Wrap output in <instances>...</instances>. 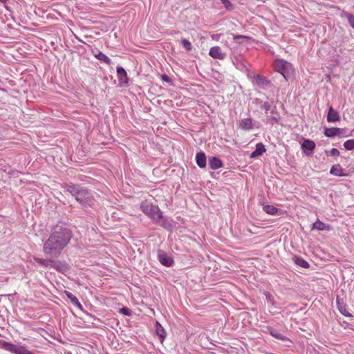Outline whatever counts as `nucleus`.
Instances as JSON below:
<instances>
[{
  "instance_id": "20",
  "label": "nucleus",
  "mask_w": 354,
  "mask_h": 354,
  "mask_svg": "<svg viewBox=\"0 0 354 354\" xmlns=\"http://www.w3.org/2000/svg\"><path fill=\"white\" fill-rule=\"evenodd\" d=\"M65 294L74 306L82 309V305L80 303L78 299L75 295L68 291H65Z\"/></svg>"
},
{
  "instance_id": "6",
  "label": "nucleus",
  "mask_w": 354,
  "mask_h": 354,
  "mask_svg": "<svg viewBox=\"0 0 354 354\" xmlns=\"http://www.w3.org/2000/svg\"><path fill=\"white\" fill-rule=\"evenodd\" d=\"M117 74L120 85H127L128 84V77L126 71L122 66L117 67Z\"/></svg>"
},
{
  "instance_id": "23",
  "label": "nucleus",
  "mask_w": 354,
  "mask_h": 354,
  "mask_svg": "<svg viewBox=\"0 0 354 354\" xmlns=\"http://www.w3.org/2000/svg\"><path fill=\"white\" fill-rule=\"evenodd\" d=\"M337 306L339 312L346 317H351V315L346 310L345 306L340 303L339 299H337Z\"/></svg>"
},
{
  "instance_id": "16",
  "label": "nucleus",
  "mask_w": 354,
  "mask_h": 354,
  "mask_svg": "<svg viewBox=\"0 0 354 354\" xmlns=\"http://www.w3.org/2000/svg\"><path fill=\"white\" fill-rule=\"evenodd\" d=\"M209 165L212 169H216L222 167V162L216 157H212L209 159Z\"/></svg>"
},
{
  "instance_id": "1",
  "label": "nucleus",
  "mask_w": 354,
  "mask_h": 354,
  "mask_svg": "<svg viewBox=\"0 0 354 354\" xmlns=\"http://www.w3.org/2000/svg\"><path fill=\"white\" fill-rule=\"evenodd\" d=\"M71 239L70 230L66 227H56L44 243V253L50 258L58 257Z\"/></svg>"
},
{
  "instance_id": "34",
  "label": "nucleus",
  "mask_w": 354,
  "mask_h": 354,
  "mask_svg": "<svg viewBox=\"0 0 354 354\" xmlns=\"http://www.w3.org/2000/svg\"><path fill=\"white\" fill-rule=\"evenodd\" d=\"M270 333L273 337H274L279 339H284L283 336L277 331H271Z\"/></svg>"
},
{
  "instance_id": "9",
  "label": "nucleus",
  "mask_w": 354,
  "mask_h": 354,
  "mask_svg": "<svg viewBox=\"0 0 354 354\" xmlns=\"http://www.w3.org/2000/svg\"><path fill=\"white\" fill-rule=\"evenodd\" d=\"M342 131L343 129L337 127L326 128L324 130V135L326 137L332 138L336 136H339Z\"/></svg>"
},
{
  "instance_id": "31",
  "label": "nucleus",
  "mask_w": 354,
  "mask_h": 354,
  "mask_svg": "<svg viewBox=\"0 0 354 354\" xmlns=\"http://www.w3.org/2000/svg\"><path fill=\"white\" fill-rule=\"evenodd\" d=\"M326 153L329 155V156H339V151L335 149V148H333L330 151H326Z\"/></svg>"
},
{
  "instance_id": "25",
  "label": "nucleus",
  "mask_w": 354,
  "mask_h": 354,
  "mask_svg": "<svg viewBox=\"0 0 354 354\" xmlns=\"http://www.w3.org/2000/svg\"><path fill=\"white\" fill-rule=\"evenodd\" d=\"M263 210L270 215H274L277 213L278 209L273 205H266L263 207Z\"/></svg>"
},
{
  "instance_id": "22",
  "label": "nucleus",
  "mask_w": 354,
  "mask_h": 354,
  "mask_svg": "<svg viewBox=\"0 0 354 354\" xmlns=\"http://www.w3.org/2000/svg\"><path fill=\"white\" fill-rule=\"evenodd\" d=\"M294 261L297 265L304 268H308L310 266L309 263L301 257H295L294 258Z\"/></svg>"
},
{
  "instance_id": "8",
  "label": "nucleus",
  "mask_w": 354,
  "mask_h": 354,
  "mask_svg": "<svg viewBox=\"0 0 354 354\" xmlns=\"http://www.w3.org/2000/svg\"><path fill=\"white\" fill-rule=\"evenodd\" d=\"M158 259L163 266L168 267L171 266L174 263V260L172 259V258L169 257L165 252H160L158 254Z\"/></svg>"
},
{
  "instance_id": "40",
  "label": "nucleus",
  "mask_w": 354,
  "mask_h": 354,
  "mask_svg": "<svg viewBox=\"0 0 354 354\" xmlns=\"http://www.w3.org/2000/svg\"><path fill=\"white\" fill-rule=\"evenodd\" d=\"M28 354H33L31 351H28Z\"/></svg>"
},
{
  "instance_id": "3",
  "label": "nucleus",
  "mask_w": 354,
  "mask_h": 354,
  "mask_svg": "<svg viewBox=\"0 0 354 354\" xmlns=\"http://www.w3.org/2000/svg\"><path fill=\"white\" fill-rule=\"evenodd\" d=\"M143 212L148 215L156 223H160L162 218V213L156 205H153L149 203H143L140 206Z\"/></svg>"
},
{
  "instance_id": "27",
  "label": "nucleus",
  "mask_w": 354,
  "mask_h": 354,
  "mask_svg": "<svg viewBox=\"0 0 354 354\" xmlns=\"http://www.w3.org/2000/svg\"><path fill=\"white\" fill-rule=\"evenodd\" d=\"M35 260L37 263H39V264L45 266V267L50 266L51 261H52L51 259H40V258L35 259Z\"/></svg>"
},
{
  "instance_id": "36",
  "label": "nucleus",
  "mask_w": 354,
  "mask_h": 354,
  "mask_svg": "<svg viewBox=\"0 0 354 354\" xmlns=\"http://www.w3.org/2000/svg\"><path fill=\"white\" fill-rule=\"evenodd\" d=\"M241 39H249V37L245 35H234V40L235 41L239 42Z\"/></svg>"
},
{
  "instance_id": "37",
  "label": "nucleus",
  "mask_w": 354,
  "mask_h": 354,
  "mask_svg": "<svg viewBox=\"0 0 354 354\" xmlns=\"http://www.w3.org/2000/svg\"><path fill=\"white\" fill-rule=\"evenodd\" d=\"M162 80L165 82H170V78L167 75H162Z\"/></svg>"
},
{
  "instance_id": "32",
  "label": "nucleus",
  "mask_w": 354,
  "mask_h": 354,
  "mask_svg": "<svg viewBox=\"0 0 354 354\" xmlns=\"http://www.w3.org/2000/svg\"><path fill=\"white\" fill-rule=\"evenodd\" d=\"M347 19L350 26L354 28V15L351 14H348Z\"/></svg>"
},
{
  "instance_id": "28",
  "label": "nucleus",
  "mask_w": 354,
  "mask_h": 354,
  "mask_svg": "<svg viewBox=\"0 0 354 354\" xmlns=\"http://www.w3.org/2000/svg\"><path fill=\"white\" fill-rule=\"evenodd\" d=\"M344 147L346 150H354V139L346 140L344 143Z\"/></svg>"
},
{
  "instance_id": "10",
  "label": "nucleus",
  "mask_w": 354,
  "mask_h": 354,
  "mask_svg": "<svg viewBox=\"0 0 354 354\" xmlns=\"http://www.w3.org/2000/svg\"><path fill=\"white\" fill-rule=\"evenodd\" d=\"M340 120V117L339 113L333 109L332 106H330L328 115H327V120L329 122H337Z\"/></svg>"
},
{
  "instance_id": "4",
  "label": "nucleus",
  "mask_w": 354,
  "mask_h": 354,
  "mask_svg": "<svg viewBox=\"0 0 354 354\" xmlns=\"http://www.w3.org/2000/svg\"><path fill=\"white\" fill-rule=\"evenodd\" d=\"M274 70L280 73L283 77L288 80L292 73V66L290 63L283 59L276 60L274 63Z\"/></svg>"
},
{
  "instance_id": "38",
  "label": "nucleus",
  "mask_w": 354,
  "mask_h": 354,
  "mask_svg": "<svg viewBox=\"0 0 354 354\" xmlns=\"http://www.w3.org/2000/svg\"><path fill=\"white\" fill-rule=\"evenodd\" d=\"M0 1L3 3V2H6V0H0Z\"/></svg>"
},
{
  "instance_id": "12",
  "label": "nucleus",
  "mask_w": 354,
  "mask_h": 354,
  "mask_svg": "<svg viewBox=\"0 0 354 354\" xmlns=\"http://www.w3.org/2000/svg\"><path fill=\"white\" fill-rule=\"evenodd\" d=\"M265 151H266L265 146L261 142H259V143L257 144L255 150L253 152H252V153L250 154V158H257V157L262 155L263 153Z\"/></svg>"
},
{
  "instance_id": "15",
  "label": "nucleus",
  "mask_w": 354,
  "mask_h": 354,
  "mask_svg": "<svg viewBox=\"0 0 354 354\" xmlns=\"http://www.w3.org/2000/svg\"><path fill=\"white\" fill-rule=\"evenodd\" d=\"M330 227L329 225H326L323 222L320 221L319 219L313 223L311 230H317L319 231L322 230H330Z\"/></svg>"
},
{
  "instance_id": "30",
  "label": "nucleus",
  "mask_w": 354,
  "mask_h": 354,
  "mask_svg": "<svg viewBox=\"0 0 354 354\" xmlns=\"http://www.w3.org/2000/svg\"><path fill=\"white\" fill-rule=\"evenodd\" d=\"M221 3L224 5L225 8L227 10H232L233 6L229 0H221Z\"/></svg>"
},
{
  "instance_id": "7",
  "label": "nucleus",
  "mask_w": 354,
  "mask_h": 354,
  "mask_svg": "<svg viewBox=\"0 0 354 354\" xmlns=\"http://www.w3.org/2000/svg\"><path fill=\"white\" fill-rule=\"evenodd\" d=\"M209 54L214 59H223L225 57V53H222L221 48L219 46L212 47Z\"/></svg>"
},
{
  "instance_id": "21",
  "label": "nucleus",
  "mask_w": 354,
  "mask_h": 354,
  "mask_svg": "<svg viewBox=\"0 0 354 354\" xmlns=\"http://www.w3.org/2000/svg\"><path fill=\"white\" fill-rule=\"evenodd\" d=\"M156 333L157 335L160 337V338L162 339H165L166 336V332L161 324L158 322H156Z\"/></svg>"
},
{
  "instance_id": "39",
  "label": "nucleus",
  "mask_w": 354,
  "mask_h": 354,
  "mask_svg": "<svg viewBox=\"0 0 354 354\" xmlns=\"http://www.w3.org/2000/svg\"><path fill=\"white\" fill-rule=\"evenodd\" d=\"M28 354H33L31 351H28Z\"/></svg>"
},
{
  "instance_id": "11",
  "label": "nucleus",
  "mask_w": 354,
  "mask_h": 354,
  "mask_svg": "<svg viewBox=\"0 0 354 354\" xmlns=\"http://www.w3.org/2000/svg\"><path fill=\"white\" fill-rule=\"evenodd\" d=\"M240 128L244 131H250L253 129L252 120L251 118L243 119L240 122Z\"/></svg>"
},
{
  "instance_id": "18",
  "label": "nucleus",
  "mask_w": 354,
  "mask_h": 354,
  "mask_svg": "<svg viewBox=\"0 0 354 354\" xmlns=\"http://www.w3.org/2000/svg\"><path fill=\"white\" fill-rule=\"evenodd\" d=\"M301 147L304 152L306 151L312 152L315 147V143L312 140H305L301 145Z\"/></svg>"
},
{
  "instance_id": "33",
  "label": "nucleus",
  "mask_w": 354,
  "mask_h": 354,
  "mask_svg": "<svg viewBox=\"0 0 354 354\" xmlns=\"http://www.w3.org/2000/svg\"><path fill=\"white\" fill-rule=\"evenodd\" d=\"M261 108L263 109L266 112H268L271 109V105L268 102H265L261 106Z\"/></svg>"
},
{
  "instance_id": "13",
  "label": "nucleus",
  "mask_w": 354,
  "mask_h": 354,
  "mask_svg": "<svg viewBox=\"0 0 354 354\" xmlns=\"http://www.w3.org/2000/svg\"><path fill=\"white\" fill-rule=\"evenodd\" d=\"M196 160L199 167L204 168L206 166V156L203 152L196 153Z\"/></svg>"
},
{
  "instance_id": "26",
  "label": "nucleus",
  "mask_w": 354,
  "mask_h": 354,
  "mask_svg": "<svg viewBox=\"0 0 354 354\" xmlns=\"http://www.w3.org/2000/svg\"><path fill=\"white\" fill-rule=\"evenodd\" d=\"M272 114H275L276 115L271 116L267 119L266 122L270 123L271 124H273L274 123H278L279 121V117L277 112H274V110L271 112Z\"/></svg>"
},
{
  "instance_id": "35",
  "label": "nucleus",
  "mask_w": 354,
  "mask_h": 354,
  "mask_svg": "<svg viewBox=\"0 0 354 354\" xmlns=\"http://www.w3.org/2000/svg\"><path fill=\"white\" fill-rule=\"evenodd\" d=\"M120 312L121 313H122L123 315H131V312H130V310L128 308H126V307H123L120 310Z\"/></svg>"
},
{
  "instance_id": "14",
  "label": "nucleus",
  "mask_w": 354,
  "mask_h": 354,
  "mask_svg": "<svg viewBox=\"0 0 354 354\" xmlns=\"http://www.w3.org/2000/svg\"><path fill=\"white\" fill-rule=\"evenodd\" d=\"M50 267H52V268H55V270H57V271H59L62 272L68 270V266L66 264L63 263L58 261L52 260Z\"/></svg>"
},
{
  "instance_id": "5",
  "label": "nucleus",
  "mask_w": 354,
  "mask_h": 354,
  "mask_svg": "<svg viewBox=\"0 0 354 354\" xmlns=\"http://www.w3.org/2000/svg\"><path fill=\"white\" fill-rule=\"evenodd\" d=\"M1 348L14 354H28V350L24 346H17L8 342H2Z\"/></svg>"
},
{
  "instance_id": "2",
  "label": "nucleus",
  "mask_w": 354,
  "mask_h": 354,
  "mask_svg": "<svg viewBox=\"0 0 354 354\" xmlns=\"http://www.w3.org/2000/svg\"><path fill=\"white\" fill-rule=\"evenodd\" d=\"M62 187L66 189L75 200L83 206H91L93 203V197L91 192L78 185L64 184Z\"/></svg>"
},
{
  "instance_id": "17",
  "label": "nucleus",
  "mask_w": 354,
  "mask_h": 354,
  "mask_svg": "<svg viewBox=\"0 0 354 354\" xmlns=\"http://www.w3.org/2000/svg\"><path fill=\"white\" fill-rule=\"evenodd\" d=\"M342 168L339 165H333L330 170V173L332 175L336 176H346L347 174L342 173Z\"/></svg>"
},
{
  "instance_id": "24",
  "label": "nucleus",
  "mask_w": 354,
  "mask_h": 354,
  "mask_svg": "<svg viewBox=\"0 0 354 354\" xmlns=\"http://www.w3.org/2000/svg\"><path fill=\"white\" fill-rule=\"evenodd\" d=\"M95 57L100 61H102L107 64H111V59L104 53L102 52H98L97 54L95 55Z\"/></svg>"
},
{
  "instance_id": "19",
  "label": "nucleus",
  "mask_w": 354,
  "mask_h": 354,
  "mask_svg": "<svg viewBox=\"0 0 354 354\" xmlns=\"http://www.w3.org/2000/svg\"><path fill=\"white\" fill-rule=\"evenodd\" d=\"M257 84L262 88H265L270 84V82L263 76L257 75L255 76Z\"/></svg>"
},
{
  "instance_id": "29",
  "label": "nucleus",
  "mask_w": 354,
  "mask_h": 354,
  "mask_svg": "<svg viewBox=\"0 0 354 354\" xmlns=\"http://www.w3.org/2000/svg\"><path fill=\"white\" fill-rule=\"evenodd\" d=\"M181 44L187 50H190L192 49V44L187 39H182Z\"/></svg>"
}]
</instances>
